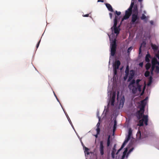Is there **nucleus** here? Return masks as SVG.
<instances>
[{"mask_svg": "<svg viewBox=\"0 0 159 159\" xmlns=\"http://www.w3.org/2000/svg\"><path fill=\"white\" fill-rule=\"evenodd\" d=\"M144 111L145 110H141L140 109L136 113V116L138 119L139 120L143 117L142 119L140 120L139 121L138 125L139 126H142L143 125V122L146 125H147L148 124V116L147 115H143Z\"/></svg>", "mask_w": 159, "mask_h": 159, "instance_id": "nucleus-1", "label": "nucleus"}, {"mask_svg": "<svg viewBox=\"0 0 159 159\" xmlns=\"http://www.w3.org/2000/svg\"><path fill=\"white\" fill-rule=\"evenodd\" d=\"M139 18L138 14H132L131 18L132 24H137L139 23Z\"/></svg>", "mask_w": 159, "mask_h": 159, "instance_id": "nucleus-2", "label": "nucleus"}, {"mask_svg": "<svg viewBox=\"0 0 159 159\" xmlns=\"http://www.w3.org/2000/svg\"><path fill=\"white\" fill-rule=\"evenodd\" d=\"M116 40L115 39L112 42H111V55L112 56H113L116 51Z\"/></svg>", "mask_w": 159, "mask_h": 159, "instance_id": "nucleus-3", "label": "nucleus"}, {"mask_svg": "<svg viewBox=\"0 0 159 159\" xmlns=\"http://www.w3.org/2000/svg\"><path fill=\"white\" fill-rule=\"evenodd\" d=\"M132 10H129V8H128L125 11V14L122 18L121 22L125 20H127L129 18L132 14Z\"/></svg>", "mask_w": 159, "mask_h": 159, "instance_id": "nucleus-4", "label": "nucleus"}, {"mask_svg": "<svg viewBox=\"0 0 159 159\" xmlns=\"http://www.w3.org/2000/svg\"><path fill=\"white\" fill-rule=\"evenodd\" d=\"M104 148L103 141H101L100 143L99 151L101 155H103L104 154Z\"/></svg>", "mask_w": 159, "mask_h": 159, "instance_id": "nucleus-5", "label": "nucleus"}, {"mask_svg": "<svg viewBox=\"0 0 159 159\" xmlns=\"http://www.w3.org/2000/svg\"><path fill=\"white\" fill-rule=\"evenodd\" d=\"M141 103L139 106V107L140 109L141 110H145V106L146 104V102H145L144 100H142Z\"/></svg>", "mask_w": 159, "mask_h": 159, "instance_id": "nucleus-6", "label": "nucleus"}, {"mask_svg": "<svg viewBox=\"0 0 159 159\" xmlns=\"http://www.w3.org/2000/svg\"><path fill=\"white\" fill-rule=\"evenodd\" d=\"M135 75V71L134 70H132L130 71L129 76L128 80V81H130L133 78Z\"/></svg>", "mask_w": 159, "mask_h": 159, "instance_id": "nucleus-7", "label": "nucleus"}, {"mask_svg": "<svg viewBox=\"0 0 159 159\" xmlns=\"http://www.w3.org/2000/svg\"><path fill=\"white\" fill-rule=\"evenodd\" d=\"M116 95L115 93H113L110 99L111 105V106H114V102L115 100Z\"/></svg>", "mask_w": 159, "mask_h": 159, "instance_id": "nucleus-8", "label": "nucleus"}, {"mask_svg": "<svg viewBox=\"0 0 159 159\" xmlns=\"http://www.w3.org/2000/svg\"><path fill=\"white\" fill-rule=\"evenodd\" d=\"M118 16H117L115 15V18L114 19V24L113 26L111 28V29L112 30L113 28L117 27L116 26L117 23V20H118Z\"/></svg>", "mask_w": 159, "mask_h": 159, "instance_id": "nucleus-9", "label": "nucleus"}, {"mask_svg": "<svg viewBox=\"0 0 159 159\" xmlns=\"http://www.w3.org/2000/svg\"><path fill=\"white\" fill-rule=\"evenodd\" d=\"M118 16H117L115 15V18L114 19V24L113 26L111 28V29L112 30L113 28L117 27L116 26L117 23V20H118Z\"/></svg>", "mask_w": 159, "mask_h": 159, "instance_id": "nucleus-10", "label": "nucleus"}, {"mask_svg": "<svg viewBox=\"0 0 159 159\" xmlns=\"http://www.w3.org/2000/svg\"><path fill=\"white\" fill-rule=\"evenodd\" d=\"M133 11V14H138V7L137 5H134Z\"/></svg>", "mask_w": 159, "mask_h": 159, "instance_id": "nucleus-11", "label": "nucleus"}, {"mask_svg": "<svg viewBox=\"0 0 159 159\" xmlns=\"http://www.w3.org/2000/svg\"><path fill=\"white\" fill-rule=\"evenodd\" d=\"M148 18V16H146L144 14H143L140 19L142 20H143L146 22H147Z\"/></svg>", "mask_w": 159, "mask_h": 159, "instance_id": "nucleus-12", "label": "nucleus"}, {"mask_svg": "<svg viewBox=\"0 0 159 159\" xmlns=\"http://www.w3.org/2000/svg\"><path fill=\"white\" fill-rule=\"evenodd\" d=\"M132 88L130 86L131 89H130L132 90V92L134 94L136 93L137 90V88L134 85L132 86Z\"/></svg>", "mask_w": 159, "mask_h": 159, "instance_id": "nucleus-13", "label": "nucleus"}, {"mask_svg": "<svg viewBox=\"0 0 159 159\" xmlns=\"http://www.w3.org/2000/svg\"><path fill=\"white\" fill-rule=\"evenodd\" d=\"M119 27L120 26H119L118 27H116L113 28L115 33L117 35L118 34L120 33V29L119 28Z\"/></svg>", "mask_w": 159, "mask_h": 159, "instance_id": "nucleus-14", "label": "nucleus"}, {"mask_svg": "<svg viewBox=\"0 0 159 159\" xmlns=\"http://www.w3.org/2000/svg\"><path fill=\"white\" fill-rule=\"evenodd\" d=\"M125 102V98L124 96H123L121 98L120 102V106L123 107Z\"/></svg>", "mask_w": 159, "mask_h": 159, "instance_id": "nucleus-15", "label": "nucleus"}, {"mask_svg": "<svg viewBox=\"0 0 159 159\" xmlns=\"http://www.w3.org/2000/svg\"><path fill=\"white\" fill-rule=\"evenodd\" d=\"M120 62L119 60L117 61L116 63V64L114 66V69H118L120 65Z\"/></svg>", "mask_w": 159, "mask_h": 159, "instance_id": "nucleus-16", "label": "nucleus"}, {"mask_svg": "<svg viewBox=\"0 0 159 159\" xmlns=\"http://www.w3.org/2000/svg\"><path fill=\"white\" fill-rule=\"evenodd\" d=\"M106 6L109 11L111 12H113L112 7L110 4L106 3Z\"/></svg>", "mask_w": 159, "mask_h": 159, "instance_id": "nucleus-17", "label": "nucleus"}, {"mask_svg": "<svg viewBox=\"0 0 159 159\" xmlns=\"http://www.w3.org/2000/svg\"><path fill=\"white\" fill-rule=\"evenodd\" d=\"M150 57L151 55L150 54H147L145 58V61L148 62H149L150 61L149 58H150Z\"/></svg>", "mask_w": 159, "mask_h": 159, "instance_id": "nucleus-18", "label": "nucleus"}, {"mask_svg": "<svg viewBox=\"0 0 159 159\" xmlns=\"http://www.w3.org/2000/svg\"><path fill=\"white\" fill-rule=\"evenodd\" d=\"M116 151V150L115 149V148H114H114H113V150L112 151L111 154L112 157L113 159H114L115 158V153Z\"/></svg>", "mask_w": 159, "mask_h": 159, "instance_id": "nucleus-19", "label": "nucleus"}, {"mask_svg": "<svg viewBox=\"0 0 159 159\" xmlns=\"http://www.w3.org/2000/svg\"><path fill=\"white\" fill-rule=\"evenodd\" d=\"M135 83V81L134 80H133L130 83L128 87L129 88V89H131L130 86H133L134 85V84Z\"/></svg>", "mask_w": 159, "mask_h": 159, "instance_id": "nucleus-20", "label": "nucleus"}, {"mask_svg": "<svg viewBox=\"0 0 159 159\" xmlns=\"http://www.w3.org/2000/svg\"><path fill=\"white\" fill-rule=\"evenodd\" d=\"M151 47L152 49L154 51H157L158 50V47L157 46H156L155 44H151Z\"/></svg>", "mask_w": 159, "mask_h": 159, "instance_id": "nucleus-21", "label": "nucleus"}, {"mask_svg": "<svg viewBox=\"0 0 159 159\" xmlns=\"http://www.w3.org/2000/svg\"><path fill=\"white\" fill-rule=\"evenodd\" d=\"M132 134V130L131 128H129V129L128 134V135L127 137L130 138L131 135Z\"/></svg>", "mask_w": 159, "mask_h": 159, "instance_id": "nucleus-22", "label": "nucleus"}, {"mask_svg": "<svg viewBox=\"0 0 159 159\" xmlns=\"http://www.w3.org/2000/svg\"><path fill=\"white\" fill-rule=\"evenodd\" d=\"M117 122L116 120H114V123L113 128V131L114 132L116 129Z\"/></svg>", "mask_w": 159, "mask_h": 159, "instance_id": "nucleus-23", "label": "nucleus"}, {"mask_svg": "<svg viewBox=\"0 0 159 159\" xmlns=\"http://www.w3.org/2000/svg\"><path fill=\"white\" fill-rule=\"evenodd\" d=\"M83 147L84 149V152H86L87 154L88 155L89 154V149L85 147Z\"/></svg>", "mask_w": 159, "mask_h": 159, "instance_id": "nucleus-24", "label": "nucleus"}, {"mask_svg": "<svg viewBox=\"0 0 159 159\" xmlns=\"http://www.w3.org/2000/svg\"><path fill=\"white\" fill-rule=\"evenodd\" d=\"M151 67V64L150 63H148L146 64L145 65V68L147 70H148Z\"/></svg>", "mask_w": 159, "mask_h": 159, "instance_id": "nucleus-25", "label": "nucleus"}, {"mask_svg": "<svg viewBox=\"0 0 159 159\" xmlns=\"http://www.w3.org/2000/svg\"><path fill=\"white\" fill-rule=\"evenodd\" d=\"M129 66H127L126 69L125 71V74H127L129 75Z\"/></svg>", "mask_w": 159, "mask_h": 159, "instance_id": "nucleus-26", "label": "nucleus"}, {"mask_svg": "<svg viewBox=\"0 0 159 159\" xmlns=\"http://www.w3.org/2000/svg\"><path fill=\"white\" fill-rule=\"evenodd\" d=\"M110 136L109 135L108 136V137L107 139V146L108 147L109 146L110 144Z\"/></svg>", "mask_w": 159, "mask_h": 159, "instance_id": "nucleus-27", "label": "nucleus"}, {"mask_svg": "<svg viewBox=\"0 0 159 159\" xmlns=\"http://www.w3.org/2000/svg\"><path fill=\"white\" fill-rule=\"evenodd\" d=\"M150 75V72L148 71H146L144 73V76L146 77H148Z\"/></svg>", "mask_w": 159, "mask_h": 159, "instance_id": "nucleus-28", "label": "nucleus"}, {"mask_svg": "<svg viewBox=\"0 0 159 159\" xmlns=\"http://www.w3.org/2000/svg\"><path fill=\"white\" fill-rule=\"evenodd\" d=\"M137 89H138V91L139 92H141L142 91V89H141V85H137Z\"/></svg>", "mask_w": 159, "mask_h": 159, "instance_id": "nucleus-29", "label": "nucleus"}, {"mask_svg": "<svg viewBox=\"0 0 159 159\" xmlns=\"http://www.w3.org/2000/svg\"><path fill=\"white\" fill-rule=\"evenodd\" d=\"M134 2H132L131 3V5L130 6V7H129L128 8H129V10H132V9H133V6L134 5Z\"/></svg>", "mask_w": 159, "mask_h": 159, "instance_id": "nucleus-30", "label": "nucleus"}, {"mask_svg": "<svg viewBox=\"0 0 159 159\" xmlns=\"http://www.w3.org/2000/svg\"><path fill=\"white\" fill-rule=\"evenodd\" d=\"M156 69L155 71L157 73H159V67L158 66H156Z\"/></svg>", "mask_w": 159, "mask_h": 159, "instance_id": "nucleus-31", "label": "nucleus"}, {"mask_svg": "<svg viewBox=\"0 0 159 159\" xmlns=\"http://www.w3.org/2000/svg\"><path fill=\"white\" fill-rule=\"evenodd\" d=\"M133 48L132 47H129L127 50V53L128 54H129L130 53L132 49Z\"/></svg>", "mask_w": 159, "mask_h": 159, "instance_id": "nucleus-32", "label": "nucleus"}, {"mask_svg": "<svg viewBox=\"0 0 159 159\" xmlns=\"http://www.w3.org/2000/svg\"><path fill=\"white\" fill-rule=\"evenodd\" d=\"M96 130L97 131V134H99L100 131V128H97L96 129Z\"/></svg>", "mask_w": 159, "mask_h": 159, "instance_id": "nucleus-33", "label": "nucleus"}, {"mask_svg": "<svg viewBox=\"0 0 159 159\" xmlns=\"http://www.w3.org/2000/svg\"><path fill=\"white\" fill-rule=\"evenodd\" d=\"M129 75L125 74V76L124 77V79L125 80H126L127 79Z\"/></svg>", "mask_w": 159, "mask_h": 159, "instance_id": "nucleus-34", "label": "nucleus"}, {"mask_svg": "<svg viewBox=\"0 0 159 159\" xmlns=\"http://www.w3.org/2000/svg\"><path fill=\"white\" fill-rule=\"evenodd\" d=\"M141 81V80H140V79H137L136 80V84L137 85H140L139 83V82Z\"/></svg>", "mask_w": 159, "mask_h": 159, "instance_id": "nucleus-35", "label": "nucleus"}, {"mask_svg": "<svg viewBox=\"0 0 159 159\" xmlns=\"http://www.w3.org/2000/svg\"><path fill=\"white\" fill-rule=\"evenodd\" d=\"M115 13L117 16H119L121 14V12L120 11H115Z\"/></svg>", "mask_w": 159, "mask_h": 159, "instance_id": "nucleus-36", "label": "nucleus"}, {"mask_svg": "<svg viewBox=\"0 0 159 159\" xmlns=\"http://www.w3.org/2000/svg\"><path fill=\"white\" fill-rule=\"evenodd\" d=\"M130 139V138L127 137L126 139L124 141V142L125 143H127L129 141V140Z\"/></svg>", "mask_w": 159, "mask_h": 159, "instance_id": "nucleus-37", "label": "nucleus"}, {"mask_svg": "<svg viewBox=\"0 0 159 159\" xmlns=\"http://www.w3.org/2000/svg\"><path fill=\"white\" fill-rule=\"evenodd\" d=\"M152 77H150L149 78V82L148 84V85H149L152 82Z\"/></svg>", "mask_w": 159, "mask_h": 159, "instance_id": "nucleus-38", "label": "nucleus"}, {"mask_svg": "<svg viewBox=\"0 0 159 159\" xmlns=\"http://www.w3.org/2000/svg\"><path fill=\"white\" fill-rule=\"evenodd\" d=\"M125 144L126 143L124 142L120 148V149H122L123 148Z\"/></svg>", "mask_w": 159, "mask_h": 159, "instance_id": "nucleus-39", "label": "nucleus"}, {"mask_svg": "<svg viewBox=\"0 0 159 159\" xmlns=\"http://www.w3.org/2000/svg\"><path fill=\"white\" fill-rule=\"evenodd\" d=\"M125 144L126 143L124 142L120 148V149H122L123 148Z\"/></svg>", "mask_w": 159, "mask_h": 159, "instance_id": "nucleus-40", "label": "nucleus"}, {"mask_svg": "<svg viewBox=\"0 0 159 159\" xmlns=\"http://www.w3.org/2000/svg\"><path fill=\"white\" fill-rule=\"evenodd\" d=\"M125 144L126 143L124 142L120 148V149H122L123 148Z\"/></svg>", "mask_w": 159, "mask_h": 159, "instance_id": "nucleus-41", "label": "nucleus"}, {"mask_svg": "<svg viewBox=\"0 0 159 159\" xmlns=\"http://www.w3.org/2000/svg\"><path fill=\"white\" fill-rule=\"evenodd\" d=\"M90 14V13L89 14H85V15H83V16L84 17H89V14Z\"/></svg>", "mask_w": 159, "mask_h": 159, "instance_id": "nucleus-42", "label": "nucleus"}, {"mask_svg": "<svg viewBox=\"0 0 159 159\" xmlns=\"http://www.w3.org/2000/svg\"><path fill=\"white\" fill-rule=\"evenodd\" d=\"M128 150L127 148H126L123 152V154L126 155V153L127 152Z\"/></svg>", "mask_w": 159, "mask_h": 159, "instance_id": "nucleus-43", "label": "nucleus"}, {"mask_svg": "<svg viewBox=\"0 0 159 159\" xmlns=\"http://www.w3.org/2000/svg\"><path fill=\"white\" fill-rule=\"evenodd\" d=\"M144 90H145V87H144L143 88V91L141 93L140 96H142L143 95V94H144Z\"/></svg>", "mask_w": 159, "mask_h": 159, "instance_id": "nucleus-44", "label": "nucleus"}, {"mask_svg": "<svg viewBox=\"0 0 159 159\" xmlns=\"http://www.w3.org/2000/svg\"><path fill=\"white\" fill-rule=\"evenodd\" d=\"M114 74L116 75L117 74V69H114Z\"/></svg>", "mask_w": 159, "mask_h": 159, "instance_id": "nucleus-45", "label": "nucleus"}, {"mask_svg": "<svg viewBox=\"0 0 159 159\" xmlns=\"http://www.w3.org/2000/svg\"><path fill=\"white\" fill-rule=\"evenodd\" d=\"M40 40L39 42H38L37 44V46H36V48H38L39 46V43H40Z\"/></svg>", "mask_w": 159, "mask_h": 159, "instance_id": "nucleus-46", "label": "nucleus"}, {"mask_svg": "<svg viewBox=\"0 0 159 159\" xmlns=\"http://www.w3.org/2000/svg\"><path fill=\"white\" fill-rule=\"evenodd\" d=\"M100 125V123L99 122H98L96 125V126H97V128H99V126Z\"/></svg>", "mask_w": 159, "mask_h": 159, "instance_id": "nucleus-47", "label": "nucleus"}, {"mask_svg": "<svg viewBox=\"0 0 159 159\" xmlns=\"http://www.w3.org/2000/svg\"><path fill=\"white\" fill-rule=\"evenodd\" d=\"M125 155H125V154H123V155L121 159H124V158H125Z\"/></svg>", "mask_w": 159, "mask_h": 159, "instance_id": "nucleus-48", "label": "nucleus"}, {"mask_svg": "<svg viewBox=\"0 0 159 159\" xmlns=\"http://www.w3.org/2000/svg\"><path fill=\"white\" fill-rule=\"evenodd\" d=\"M109 15L111 19L112 18V14L111 13H109Z\"/></svg>", "mask_w": 159, "mask_h": 159, "instance_id": "nucleus-49", "label": "nucleus"}, {"mask_svg": "<svg viewBox=\"0 0 159 159\" xmlns=\"http://www.w3.org/2000/svg\"><path fill=\"white\" fill-rule=\"evenodd\" d=\"M121 149H120H120H119L118 151H117V152L116 153V154H118L119 152L121 150Z\"/></svg>", "mask_w": 159, "mask_h": 159, "instance_id": "nucleus-50", "label": "nucleus"}, {"mask_svg": "<svg viewBox=\"0 0 159 159\" xmlns=\"http://www.w3.org/2000/svg\"><path fill=\"white\" fill-rule=\"evenodd\" d=\"M98 2H104V1H103V0H98Z\"/></svg>", "mask_w": 159, "mask_h": 159, "instance_id": "nucleus-51", "label": "nucleus"}, {"mask_svg": "<svg viewBox=\"0 0 159 159\" xmlns=\"http://www.w3.org/2000/svg\"><path fill=\"white\" fill-rule=\"evenodd\" d=\"M139 65L140 66L142 67L143 66V63L141 62V63H140L139 64Z\"/></svg>", "mask_w": 159, "mask_h": 159, "instance_id": "nucleus-52", "label": "nucleus"}, {"mask_svg": "<svg viewBox=\"0 0 159 159\" xmlns=\"http://www.w3.org/2000/svg\"><path fill=\"white\" fill-rule=\"evenodd\" d=\"M148 99V97H146L145 99H144L143 100H144L145 102H146V100H147Z\"/></svg>", "mask_w": 159, "mask_h": 159, "instance_id": "nucleus-53", "label": "nucleus"}, {"mask_svg": "<svg viewBox=\"0 0 159 159\" xmlns=\"http://www.w3.org/2000/svg\"><path fill=\"white\" fill-rule=\"evenodd\" d=\"M156 56L157 57L159 60V54H157L156 55Z\"/></svg>", "mask_w": 159, "mask_h": 159, "instance_id": "nucleus-54", "label": "nucleus"}, {"mask_svg": "<svg viewBox=\"0 0 159 159\" xmlns=\"http://www.w3.org/2000/svg\"><path fill=\"white\" fill-rule=\"evenodd\" d=\"M133 148H132V149H131L129 151V153L130 152H131L132 150H133Z\"/></svg>", "mask_w": 159, "mask_h": 159, "instance_id": "nucleus-55", "label": "nucleus"}, {"mask_svg": "<svg viewBox=\"0 0 159 159\" xmlns=\"http://www.w3.org/2000/svg\"><path fill=\"white\" fill-rule=\"evenodd\" d=\"M150 24H151V25H153V22L152 21H150Z\"/></svg>", "mask_w": 159, "mask_h": 159, "instance_id": "nucleus-56", "label": "nucleus"}, {"mask_svg": "<svg viewBox=\"0 0 159 159\" xmlns=\"http://www.w3.org/2000/svg\"><path fill=\"white\" fill-rule=\"evenodd\" d=\"M141 52V47H140L139 49V53H140Z\"/></svg>", "mask_w": 159, "mask_h": 159, "instance_id": "nucleus-57", "label": "nucleus"}, {"mask_svg": "<svg viewBox=\"0 0 159 159\" xmlns=\"http://www.w3.org/2000/svg\"><path fill=\"white\" fill-rule=\"evenodd\" d=\"M140 5H141V8H142L143 7V6L142 5L141 2Z\"/></svg>", "mask_w": 159, "mask_h": 159, "instance_id": "nucleus-58", "label": "nucleus"}, {"mask_svg": "<svg viewBox=\"0 0 159 159\" xmlns=\"http://www.w3.org/2000/svg\"><path fill=\"white\" fill-rule=\"evenodd\" d=\"M139 2H141L142 0H138Z\"/></svg>", "mask_w": 159, "mask_h": 159, "instance_id": "nucleus-59", "label": "nucleus"}, {"mask_svg": "<svg viewBox=\"0 0 159 159\" xmlns=\"http://www.w3.org/2000/svg\"><path fill=\"white\" fill-rule=\"evenodd\" d=\"M98 134H96V135H95V137H98Z\"/></svg>", "mask_w": 159, "mask_h": 159, "instance_id": "nucleus-60", "label": "nucleus"}, {"mask_svg": "<svg viewBox=\"0 0 159 159\" xmlns=\"http://www.w3.org/2000/svg\"><path fill=\"white\" fill-rule=\"evenodd\" d=\"M55 97H56L57 99L58 100V99L57 98V97L56 96V95L55 94Z\"/></svg>", "mask_w": 159, "mask_h": 159, "instance_id": "nucleus-61", "label": "nucleus"}, {"mask_svg": "<svg viewBox=\"0 0 159 159\" xmlns=\"http://www.w3.org/2000/svg\"><path fill=\"white\" fill-rule=\"evenodd\" d=\"M139 133H140V135H141V134H140V131H139Z\"/></svg>", "mask_w": 159, "mask_h": 159, "instance_id": "nucleus-62", "label": "nucleus"}]
</instances>
